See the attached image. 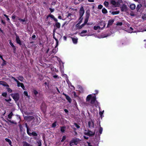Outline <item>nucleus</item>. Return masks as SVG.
<instances>
[{"label":"nucleus","mask_w":146,"mask_h":146,"mask_svg":"<svg viewBox=\"0 0 146 146\" xmlns=\"http://www.w3.org/2000/svg\"><path fill=\"white\" fill-rule=\"evenodd\" d=\"M128 31L129 33H134L136 31L132 27H130L128 29Z\"/></svg>","instance_id":"obj_21"},{"label":"nucleus","mask_w":146,"mask_h":146,"mask_svg":"<svg viewBox=\"0 0 146 146\" xmlns=\"http://www.w3.org/2000/svg\"><path fill=\"white\" fill-rule=\"evenodd\" d=\"M86 24L84 23H83L81 25H80L79 26H78V29H81Z\"/></svg>","instance_id":"obj_39"},{"label":"nucleus","mask_w":146,"mask_h":146,"mask_svg":"<svg viewBox=\"0 0 146 146\" xmlns=\"http://www.w3.org/2000/svg\"><path fill=\"white\" fill-rule=\"evenodd\" d=\"M28 134L30 136L33 135L34 136H37V134L35 132H32L31 133L29 132V131L27 132Z\"/></svg>","instance_id":"obj_19"},{"label":"nucleus","mask_w":146,"mask_h":146,"mask_svg":"<svg viewBox=\"0 0 146 146\" xmlns=\"http://www.w3.org/2000/svg\"><path fill=\"white\" fill-rule=\"evenodd\" d=\"M60 70L62 72H63V70H64V66L63 65L60 68Z\"/></svg>","instance_id":"obj_49"},{"label":"nucleus","mask_w":146,"mask_h":146,"mask_svg":"<svg viewBox=\"0 0 146 146\" xmlns=\"http://www.w3.org/2000/svg\"><path fill=\"white\" fill-rule=\"evenodd\" d=\"M84 13V10L83 7H82L80 9V17H82L83 16Z\"/></svg>","instance_id":"obj_11"},{"label":"nucleus","mask_w":146,"mask_h":146,"mask_svg":"<svg viewBox=\"0 0 146 146\" xmlns=\"http://www.w3.org/2000/svg\"><path fill=\"white\" fill-rule=\"evenodd\" d=\"M56 22V23L55 24V26L57 28H59L60 27V23L58 22Z\"/></svg>","instance_id":"obj_27"},{"label":"nucleus","mask_w":146,"mask_h":146,"mask_svg":"<svg viewBox=\"0 0 146 146\" xmlns=\"http://www.w3.org/2000/svg\"><path fill=\"white\" fill-rule=\"evenodd\" d=\"M142 5L141 4H139L137 5L136 9L137 11H138L139 9L141 7Z\"/></svg>","instance_id":"obj_35"},{"label":"nucleus","mask_w":146,"mask_h":146,"mask_svg":"<svg viewBox=\"0 0 146 146\" xmlns=\"http://www.w3.org/2000/svg\"><path fill=\"white\" fill-rule=\"evenodd\" d=\"M12 18L13 19H15V15H13L12 17Z\"/></svg>","instance_id":"obj_55"},{"label":"nucleus","mask_w":146,"mask_h":146,"mask_svg":"<svg viewBox=\"0 0 146 146\" xmlns=\"http://www.w3.org/2000/svg\"><path fill=\"white\" fill-rule=\"evenodd\" d=\"M13 115V113L11 112L8 115V117L9 119H11Z\"/></svg>","instance_id":"obj_33"},{"label":"nucleus","mask_w":146,"mask_h":146,"mask_svg":"<svg viewBox=\"0 0 146 146\" xmlns=\"http://www.w3.org/2000/svg\"><path fill=\"white\" fill-rule=\"evenodd\" d=\"M99 114L100 115L101 117H102V115L104 112V111L103 110L102 111H101L100 109V107L99 106Z\"/></svg>","instance_id":"obj_25"},{"label":"nucleus","mask_w":146,"mask_h":146,"mask_svg":"<svg viewBox=\"0 0 146 146\" xmlns=\"http://www.w3.org/2000/svg\"><path fill=\"white\" fill-rule=\"evenodd\" d=\"M11 78L13 79L16 82L18 87H19L21 86L24 90L25 89V88L23 83L19 82L15 78V77L13 76H12Z\"/></svg>","instance_id":"obj_5"},{"label":"nucleus","mask_w":146,"mask_h":146,"mask_svg":"<svg viewBox=\"0 0 146 146\" xmlns=\"http://www.w3.org/2000/svg\"><path fill=\"white\" fill-rule=\"evenodd\" d=\"M56 122H54L52 124V127L53 128H54L56 125Z\"/></svg>","instance_id":"obj_40"},{"label":"nucleus","mask_w":146,"mask_h":146,"mask_svg":"<svg viewBox=\"0 0 146 146\" xmlns=\"http://www.w3.org/2000/svg\"><path fill=\"white\" fill-rule=\"evenodd\" d=\"M16 40L18 44H19L20 45L21 44V41L20 39L19 38V36L17 35H16Z\"/></svg>","instance_id":"obj_17"},{"label":"nucleus","mask_w":146,"mask_h":146,"mask_svg":"<svg viewBox=\"0 0 146 146\" xmlns=\"http://www.w3.org/2000/svg\"><path fill=\"white\" fill-rule=\"evenodd\" d=\"M58 18L59 19H62V17L61 16H58Z\"/></svg>","instance_id":"obj_61"},{"label":"nucleus","mask_w":146,"mask_h":146,"mask_svg":"<svg viewBox=\"0 0 146 146\" xmlns=\"http://www.w3.org/2000/svg\"><path fill=\"white\" fill-rule=\"evenodd\" d=\"M87 30H83L81 31V33L80 34V35L81 36H91V35H90V34L87 35V34H84L86 33H87Z\"/></svg>","instance_id":"obj_10"},{"label":"nucleus","mask_w":146,"mask_h":146,"mask_svg":"<svg viewBox=\"0 0 146 146\" xmlns=\"http://www.w3.org/2000/svg\"><path fill=\"white\" fill-rule=\"evenodd\" d=\"M102 131H103L102 128V127H100V129H99V130L98 135H100L102 133Z\"/></svg>","instance_id":"obj_28"},{"label":"nucleus","mask_w":146,"mask_h":146,"mask_svg":"<svg viewBox=\"0 0 146 146\" xmlns=\"http://www.w3.org/2000/svg\"><path fill=\"white\" fill-rule=\"evenodd\" d=\"M66 137L65 136H63L62 137V138L61 141V142H63L66 139Z\"/></svg>","instance_id":"obj_48"},{"label":"nucleus","mask_w":146,"mask_h":146,"mask_svg":"<svg viewBox=\"0 0 146 146\" xmlns=\"http://www.w3.org/2000/svg\"><path fill=\"white\" fill-rule=\"evenodd\" d=\"M130 7L132 10L135 9V5L134 4H132L130 5Z\"/></svg>","instance_id":"obj_26"},{"label":"nucleus","mask_w":146,"mask_h":146,"mask_svg":"<svg viewBox=\"0 0 146 146\" xmlns=\"http://www.w3.org/2000/svg\"><path fill=\"white\" fill-rule=\"evenodd\" d=\"M114 22V19H111L109 20L108 21V23L107 27H109L111 26Z\"/></svg>","instance_id":"obj_15"},{"label":"nucleus","mask_w":146,"mask_h":146,"mask_svg":"<svg viewBox=\"0 0 146 146\" xmlns=\"http://www.w3.org/2000/svg\"><path fill=\"white\" fill-rule=\"evenodd\" d=\"M88 125L89 127H94V122L92 121H89L88 122Z\"/></svg>","instance_id":"obj_22"},{"label":"nucleus","mask_w":146,"mask_h":146,"mask_svg":"<svg viewBox=\"0 0 146 146\" xmlns=\"http://www.w3.org/2000/svg\"><path fill=\"white\" fill-rule=\"evenodd\" d=\"M53 38L55 39V40L56 41V45L54 48V49H53V50H52V53H55L58 51V48L57 47L58 45V38H56L54 36V31H53Z\"/></svg>","instance_id":"obj_3"},{"label":"nucleus","mask_w":146,"mask_h":146,"mask_svg":"<svg viewBox=\"0 0 146 146\" xmlns=\"http://www.w3.org/2000/svg\"><path fill=\"white\" fill-rule=\"evenodd\" d=\"M25 125L26 127H27V132L28 131H29V129L28 127L27 124V123H25Z\"/></svg>","instance_id":"obj_44"},{"label":"nucleus","mask_w":146,"mask_h":146,"mask_svg":"<svg viewBox=\"0 0 146 146\" xmlns=\"http://www.w3.org/2000/svg\"><path fill=\"white\" fill-rule=\"evenodd\" d=\"M49 9H50V12L51 13L54 12V9H52V8H49Z\"/></svg>","instance_id":"obj_51"},{"label":"nucleus","mask_w":146,"mask_h":146,"mask_svg":"<svg viewBox=\"0 0 146 146\" xmlns=\"http://www.w3.org/2000/svg\"><path fill=\"white\" fill-rule=\"evenodd\" d=\"M7 91L9 93H11L12 92V90H11L10 88L9 87H7Z\"/></svg>","instance_id":"obj_36"},{"label":"nucleus","mask_w":146,"mask_h":146,"mask_svg":"<svg viewBox=\"0 0 146 146\" xmlns=\"http://www.w3.org/2000/svg\"><path fill=\"white\" fill-rule=\"evenodd\" d=\"M33 93L35 95H36L38 94V92L37 91H36V90H33Z\"/></svg>","instance_id":"obj_42"},{"label":"nucleus","mask_w":146,"mask_h":146,"mask_svg":"<svg viewBox=\"0 0 146 146\" xmlns=\"http://www.w3.org/2000/svg\"><path fill=\"white\" fill-rule=\"evenodd\" d=\"M83 20V18L82 17H80L79 18L80 21L78 23V24H77L76 25V27H78L79 26V25L81 23L82 21V20Z\"/></svg>","instance_id":"obj_24"},{"label":"nucleus","mask_w":146,"mask_h":146,"mask_svg":"<svg viewBox=\"0 0 146 146\" xmlns=\"http://www.w3.org/2000/svg\"><path fill=\"white\" fill-rule=\"evenodd\" d=\"M7 120L11 123L15 124H17V123L14 121H11V120L8 119H7Z\"/></svg>","instance_id":"obj_37"},{"label":"nucleus","mask_w":146,"mask_h":146,"mask_svg":"<svg viewBox=\"0 0 146 146\" xmlns=\"http://www.w3.org/2000/svg\"><path fill=\"white\" fill-rule=\"evenodd\" d=\"M65 127H62L61 128V129H60V130H61V131L62 132H64L65 131Z\"/></svg>","instance_id":"obj_38"},{"label":"nucleus","mask_w":146,"mask_h":146,"mask_svg":"<svg viewBox=\"0 0 146 146\" xmlns=\"http://www.w3.org/2000/svg\"><path fill=\"white\" fill-rule=\"evenodd\" d=\"M103 6L101 5H100L98 6V9H101L102 8Z\"/></svg>","instance_id":"obj_45"},{"label":"nucleus","mask_w":146,"mask_h":146,"mask_svg":"<svg viewBox=\"0 0 146 146\" xmlns=\"http://www.w3.org/2000/svg\"><path fill=\"white\" fill-rule=\"evenodd\" d=\"M0 85H3L4 86H6L7 87H9V85L5 82L3 81H0Z\"/></svg>","instance_id":"obj_14"},{"label":"nucleus","mask_w":146,"mask_h":146,"mask_svg":"<svg viewBox=\"0 0 146 146\" xmlns=\"http://www.w3.org/2000/svg\"><path fill=\"white\" fill-rule=\"evenodd\" d=\"M17 79L21 82H23V78L21 76H19L17 77Z\"/></svg>","instance_id":"obj_30"},{"label":"nucleus","mask_w":146,"mask_h":146,"mask_svg":"<svg viewBox=\"0 0 146 146\" xmlns=\"http://www.w3.org/2000/svg\"><path fill=\"white\" fill-rule=\"evenodd\" d=\"M102 12L104 14H106L107 13L108 11L105 8H104L102 10Z\"/></svg>","instance_id":"obj_29"},{"label":"nucleus","mask_w":146,"mask_h":146,"mask_svg":"<svg viewBox=\"0 0 146 146\" xmlns=\"http://www.w3.org/2000/svg\"><path fill=\"white\" fill-rule=\"evenodd\" d=\"M79 143L78 140L76 138L72 139L69 142L70 146H75Z\"/></svg>","instance_id":"obj_4"},{"label":"nucleus","mask_w":146,"mask_h":146,"mask_svg":"<svg viewBox=\"0 0 146 146\" xmlns=\"http://www.w3.org/2000/svg\"><path fill=\"white\" fill-rule=\"evenodd\" d=\"M48 17H50L51 18L53 19L54 20V21H55V22L58 21V20L56 18L54 17V16L53 15H52L50 14V15H48L47 16V18H48Z\"/></svg>","instance_id":"obj_16"},{"label":"nucleus","mask_w":146,"mask_h":146,"mask_svg":"<svg viewBox=\"0 0 146 146\" xmlns=\"http://www.w3.org/2000/svg\"><path fill=\"white\" fill-rule=\"evenodd\" d=\"M72 38L74 44H76L77 43L78 39L76 37L75 38Z\"/></svg>","instance_id":"obj_23"},{"label":"nucleus","mask_w":146,"mask_h":146,"mask_svg":"<svg viewBox=\"0 0 146 146\" xmlns=\"http://www.w3.org/2000/svg\"><path fill=\"white\" fill-rule=\"evenodd\" d=\"M63 38H64V40H66V36H64V37H63Z\"/></svg>","instance_id":"obj_63"},{"label":"nucleus","mask_w":146,"mask_h":146,"mask_svg":"<svg viewBox=\"0 0 146 146\" xmlns=\"http://www.w3.org/2000/svg\"><path fill=\"white\" fill-rule=\"evenodd\" d=\"M95 133L91 131H88L86 133V134L89 136H92L94 135Z\"/></svg>","instance_id":"obj_18"},{"label":"nucleus","mask_w":146,"mask_h":146,"mask_svg":"<svg viewBox=\"0 0 146 146\" xmlns=\"http://www.w3.org/2000/svg\"><path fill=\"white\" fill-rule=\"evenodd\" d=\"M1 23L4 25L5 24V22L3 20H1Z\"/></svg>","instance_id":"obj_62"},{"label":"nucleus","mask_w":146,"mask_h":146,"mask_svg":"<svg viewBox=\"0 0 146 146\" xmlns=\"http://www.w3.org/2000/svg\"><path fill=\"white\" fill-rule=\"evenodd\" d=\"M90 16V13H89L88 12V11L86 12V18L85 19V21L84 23L85 24L87 23L88 21V19Z\"/></svg>","instance_id":"obj_12"},{"label":"nucleus","mask_w":146,"mask_h":146,"mask_svg":"<svg viewBox=\"0 0 146 146\" xmlns=\"http://www.w3.org/2000/svg\"><path fill=\"white\" fill-rule=\"evenodd\" d=\"M103 27L101 28L99 26L95 25L94 27V29L95 30H98V32H100V31L99 30H103L106 24L105 23H103Z\"/></svg>","instance_id":"obj_8"},{"label":"nucleus","mask_w":146,"mask_h":146,"mask_svg":"<svg viewBox=\"0 0 146 146\" xmlns=\"http://www.w3.org/2000/svg\"><path fill=\"white\" fill-rule=\"evenodd\" d=\"M64 111L66 113H68V110H66V109H65V110H64Z\"/></svg>","instance_id":"obj_64"},{"label":"nucleus","mask_w":146,"mask_h":146,"mask_svg":"<svg viewBox=\"0 0 146 146\" xmlns=\"http://www.w3.org/2000/svg\"><path fill=\"white\" fill-rule=\"evenodd\" d=\"M73 93L75 97H76L77 96L76 92H73Z\"/></svg>","instance_id":"obj_58"},{"label":"nucleus","mask_w":146,"mask_h":146,"mask_svg":"<svg viewBox=\"0 0 146 146\" xmlns=\"http://www.w3.org/2000/svg\"><path fill=\"white\" fill-rule=\"evenodd\" d=\"M9 44L13 48L14 50L15 49V48L13 44L11 42V40H10L9 41Z\"/></svg>","instance_id":"obj_32"},{"label":"nucleus","mask_w":146,"mask_h":146,"mask_svg":"<svg viewBox=\"0 0 146 146\" xmlns=\"http://www.w3.org/2000/svg\"><path fill=\"white\" fill-rule=\"evenodd\" d=\"M88 1L89 2H93L94 1V0H88Z\"/></svg>","instance_id":"obj_59"},{"label":"nucleus","mask_w":146,"mask_h":146,"mask_svg":"<svg viewBox=\"0 0 146 146\" xmlns=\"http://www.w3.org/2000/svg\"><path fill=\"white\" fill-rule=\"evenodd\" d=\"M104 6L106 7H108L109 5V3L108 2L105 1L104 3Z\"/></svg>","instance_id":"obj_34"},{"label":"nucleus","mask_w":146,"mask_h":146,"mask_svg":"<svg viewBox=\"0 0 146 146\" xmlns=\"http://www.w3.org/2000/svg\"><path fill=\"white\" fill-rule=\"evenodd\" d=\"M2 95L4 97H6L7 95V93L6 92H4L2 93Z\"/></svg>","instance_id":"obj_46"},{"label":"nucleus","mask_w":146,"mask_h":146,"mask_svg":"<svg viewBox=\"0 0 146 146\" xmlns=\"http://www.w3.org/2000/svg\"><path fill=\"white\" fill-rule=\"evenodd\" d=\"M5 139L7 142H8L9 144L10 145H11V141L10 139L7 138H6Z\"/></svg>","instance_id":"obj_31"},{"label":"nucleus","mask_w":146,"mask_h":146,"mask_svg":"<svg viewBox=\"0 0 146 146\" xmlns=\"http://www.w3.org/2000/svg\"><path fill=\"white\" fill-rule=\"evenodd\" d=\"M37 143L38 144V146H41V142L40 141H37ZM23 146H33L32 145L28 143L26 141H24L23 142Z\"/></svg>","instance_id":"obj_7"},{"label":"nucleus","mask_w":146,"mask_h":146,"mask_svg":"<svg viewBox=\"0 0 146 146\" xmlns=\"http://www.w3.org/2000/svg\"><path fill=\"white\" fill-rule=\"evenodd\" d=\"M74 125L76 127L77 129H79L80 128V126L79 125H78L76 123H74Z\"/></svg>","instance_id":"obj_41"},{"label":"nucleus","mask_w":146,"mask_h":146,"mask_svg":"<svg viewBox=\"0 0 146 146\" xmlns=\"http://www.w3.org/2000/svg\"><path fill=\"white\" fill-rule=\"evenodd\" d=\"M19 19L20 22H23L25 21V20L24 19Z\"/></svg>","instance_id":"obj_47"},{"label":"nucleus","mask_w":146,"mask_h":146,"mask_svg":"<svg viewBox=\"0 0 146 146\" xmlns=\"http://www.w3.org/2000/svg\"><path fill=\"white\" fill-rule=\"evenodd\" d=\"M68 23H67V22H65L63 24V25H62V27H63L66 24H67Z\"/></svg>","instance_id":"obj_56"},{"label":"nucleus","mask_w":146,"mask_h":146,"mask_svg":"<svg viewBox=\"0 0 146 146\" xmlns=\"http://www.w3.org/2000/svg\"><path fill=\"white\" fill-rule=\"evenodd\" d=\"M118 13H117L116 12V11H113L112 12V14L113 15L117 14Z\"/></svg>","instance_id":"obj_52"},{"label":"nucleus","mask_w":146,"mask_h":146,"mask_svg":"<svg viewBox=\"0 0 146 146\" xmlns=\"http://www.w3.org/2000/svg\"><path fill=\"white\" fill-rule=\"evenodd\" d=\"M27 120L31 121L32 126H35L39 124L40 121V118L37 116L34 117L33 116H29L26 117Z\"/></svg>","instance_id":"obj_1"},{"label":"nucleus","mask_w":146,"mask_h":146,"mask_svg":"<svg viewBox=\"0 0 146 146\" xmlns=\"http://www.w3.org/2000/svg\"><path fill=\"white\" fill-rule=\"evenodd\" d=\"M5 100L7 102H9L11 101V99L9 98L8 99H5Z\"/></svg>","instance_id":"obj_53"},{"label":"nucleus","mask_w":146,"mask_h":146,"mask_svg":"<svg viewBox=\"0 0 146 146\" xmlns=\"http://www.w3.org/2000/svg\"><path fill=\"white\" fill-rule=\"evenodd\" d=\"M122 25V22H118L117 24V25L119 26H121Z\"/></svg>","instance_id":"obj_50"},{"label":"nucleus","mask_w":146,"mask_h":146,"mask_svg":"<svg viewBox=\"0 0 146 146\" xmlns=\"http://www.w3.org/2000/svg\"><path fill=\"white\" fill-rule=\"evenodd\" d=\"M63 94L65 96L66 99L70 102V103L71 101V98L68 95L65 94Z\"/></svg>","instance_id":"obj_20"},{"label":"nucleus","mask_w":146,"mask_h":146,"mask_svg":"<svg viewBox=\"0 0 146 146\" xmlns=\"http://www.w3.org/2000/svg\"><path fill=\"white\" fill-rule=\"evenodd\" d=\"M11 96L15 101H18L19 98V94L18 93L13 94Z\"/></svg>","instance_id":"obj_6"},{"label":"nucleus","mask_w":146,"mask_h":146,"mask_svg":"<svg viewBox=\"0 0 146 146\" xmlns=\"http://www.w3.org/2000/svg\"><path fill=\"white\" fill-rule=\"evenodd\" d=\"M3 61V62L1 64L2 66H4L6 64V62L3 59V60H2Z\"/></svg>","instance_id":"obj_43"},{"label":"nucleus","mask_w":146,"mask_h":146,"mask_svg":"<svg viewBox=\"0 0 146 146\" xmlns=\"http://www.w3.org/2000/svg\"><path fill=\"white\" fill-rule=\"evenodd\" d=\"M111 3L115 6H119V4L117 2H116L114 0H112L111 1Z\"/></svg>","instance_id":"obj_13"},{"label":"nucleus","mask_w":146,"mask_h":146,"mask_svg":"<svg viewBox=\"0 0 146 146\" xmlns=\"http://www.w3.org/2000/svg\"><path fill=\"white\" fill-rule=\"evenodd\" d=\"M32 38L33 39L35 38H36L35 35H33L32 36Z\"/></svg>","instance_id":"obj_57"},{"label":"nucleus","mask_w":146,"mask_h":146,"mask_svg":"<svg viewBox=\"0 0 146 146\" xmlns=\"http://www.w3.org/2000/svg\"><path fill=\"white\" fill-rule=\"evenodd\" d=\"M24 94L25 95L27 96H28V93H27V92L26 91H24Z\"/></svg>","instance_id":"obj_54"},{"label":"nucleus","mask_w":146,"mask_h":146,"mask_svg":"<svg viewBox=\"0 0 146 146\" xmlns=\"http://www.w3.org/2000/svg\"><path fill=\"white\" fill-rule=\"evenodd\" d=\"M58 77V76L57 75H54L53 76V77L54 78H57Z\"/></svg>","instance_id":"obj_60"},{"label":"nucleus","mask_w":146,"mask_h":146,"mask_svg":"<svg viewBox=\"0 0 146 146\" xmlns=\"http://www.w3.org/2000/svg\"><path fill=\"white\" fill-rule=\"evenodd\" d=\"M121 10L123 12H126L127 10V6L124 4L122 5L120 7Z\"/></svg>","instance_id":"obj_9"},{"label":"nucleus","mask_w":146,"mask_h":146,"mask_svg":"<svg viewBox=\"0 0 146 146\" xmlns=\"http://www.w3.org/2000/svg\"><path fill=\"white\" fill-rule=\"evenodd\" d=\"M96 97L95 96H92L91 94L88 95L86 99V102H89L91 100L90 103L91 104H94L95 106L97 107L99 105V103L96 101Z\"/></svg>","instance_id":"obj_2"}]
</instances>
